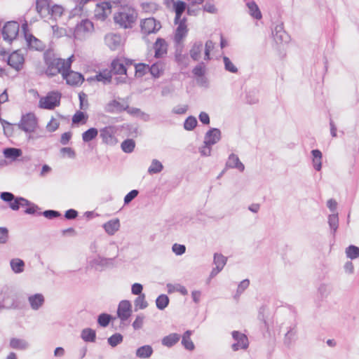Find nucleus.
I'll use <instances>...</instances> for the list:
<instances>
[{"mask_svg": "<svg viewBox=\"0 0 359 359\" xmlns=\"http://www.w3.org/2000/svg\"><path fill=\"white\" fill-rule=\"evenodd\" d=\"M44 62L47 66L46 69V74L48 76H54L58 74L62 75L65 72L64 59L55 58L50 53H45Z\"/></svg>", "mask_w": 359, "mask_h": 359, "instance_id": "1", "label": "nucleus"}, {"mask_svg": "<svg viewBox=\"0 0 359 359\" xmlns=\"http://www.w3.org/2000/svg\"><path fill=\"white\" fill-rule=\"evenodd\" d=\"M136 18L137 14L134 10L125 8L115 14L114 17L115 22L125 29L132 27Z\"/></svg>", "mask_w": 359, "mask_h": 359, "instance_id": "2", "label": "nucleus"}, {"mask_svg": "<svg viewBox=\"0 0 359 359\" xmlns=\"http://www.w3.org/2000/svg\"><path fill=\"white\" fill-rule=\"evenodd\" d=\"M0 198L8 204L9 208L14 211H18L20 207L28 205L29 200L21 196H15L13 193L4 191L0 194Z\"/></svg>", "mask_w": 359, "mask_h": 359, "instance_id": "3", "label": "nucleus"}, {"mask_svg": "<svg viewBox=\"0 0 359 359\" xmlns=\"http://www.w3.org/2000/svg\"><path fill=\"white\" fill-rule=\"evenodd\" d=\"M17 126L19 129L26 133H32L37 126V120L33 113H27L22 116L20 121Z\"/></svg>", "mask_w": 359, "mask_h": 359, "instance_id": "4", "label": "nucleus"}, {"mask_svg": "<svg viewBox=\"0 0 359 359\" xmlns=\"http://www.w3.org/2000/svg\"><path fill=\"white\" fill-rule=\"evenodd\" d=\"M19 24L15 21L7 22L2 29L4 40L11 42L16 38L19 32Z\"/></svg>", "mask_w": 359, "mask_h": 359, "instance_id": "5", "label": "nucleus"}, {"mask_svg": "<svg viewBox=\"0 0 359 359\" xmlns=\"http://www.w3.org/2000/svg\"><path fill=\"white\" fill-rule=\"evenodd\" d=\"M60 95L57 93L52 92L46 97H41L39 105L40 108L46 109H53L60 104Z\"/></svg>", "mask_w": 359, "mask_h": 359, "instance_id": "6", "label": "nucleus"}, {"mask_svg": "<svg viewBox=\"0 0 359 359\" xmlns=\"http://www.w3.org/2000/svg\"><path fill=\"white\" fill-rule=\"evenodd\" d=\"M141 30L145 34L156 33L161 28V24L154 18H147L141 22Z\"/></svg>", "mask_w": 359, "mask_h": 359, "instance_id": "7", "label": "nucleus"}, {"mask_svg": "<svg viewBox=\"0 0 359 359\" xmlns=\"http://www.w3.org/2000/svg\"><path fill=\"white\" fill-rule=\"evenodd\" d=\"M90 265L95 270L102 271L114 266V258H105L98 256L90 261Z\"/></svg>", "mask_w": 359, "mask_h": 359, "instance_id": "8", "label": "nucleus"}, {"mask_svg": "<svg viewBox=\"0 0 359 359\" xmlns=\"http://www.w3.org/2000/svg\"><path fill=\"white\" fill-rule=\"evenodd\" d=\"M233 339L236 341L231 346V348L233 351H237L240 348L246 350L249 346V341L248 337L238 331H233L232 333Z\"/></svg>", "mask_w": 359, "mask_h": 359, "instance_id": "9", "label": "nucleus"}, {"mask_svg": "<svg viewBox=\"0 0 359 359\" xmlns=\"http://www.w3.org/2000/svg\"><path fill=\"white\" fill-rule=\"evenodd\" d=\"M93 24L88 19L82 20L74 29V36L76 39H82L86 33H89L93 30Z\"/></svg>", "mask_w": 359, "mask_h": 359, "instance_id": "10", "label": "nucleus"}, {"mask_svg": "<svg viewBox=\"0 0 359 359\" xmlns=\"http://www.w3.org/2000/svg\"><path fill=\"white\" fill-rule=\"evenodd\" d=\"M187 18L183 17L182 20L178 21L177 23H175L177 25V27L175 29V36H174V41L178 45L180 44L182 40L187 36L188 33V29L186 25Z\"/></svg>", "mask_w": 359, "mask_h": 359, "instance_id": "11", "label": "nucleus"}, {"mask_svg": "<svg viewBox=\"0 0 359 359\" xmlns=\"http://www.w3.org/2000/svg\"><path fill=\"white\" fill-rule=\"evenodd\" d=\"M62 76L66 80L67 83L71 86H78L84 81L83 76L81 74L71 69L65 70Z\"/></svg>", "mask_w": 359, "mask_h": 359, "instance_id": "12", "label": "nucleus"}, {"mask_svg": "<svg viewBox=\"0 0 359 359\" xmlns=\"http://www.w3.org/2000/svg\"><path fill=\"white\" fill-rule=\"evenodd\" d=\"M132 314V304L128 300L121 301L118 306L117 316L122 322L127 320Z\"/></svg>", "mask_w": 359, "mask_h": 359, "instance_id": "13", "label": "nucleus"}, {"mask_svg": "<svg viewBox=\"0 0 359 359\" xmlns=\"http://www.w3.org/2000/svg\"><path fill=\"white\" fill-rule=\"evenodd\" d=\"M24 62L25 58L23 55L18 51L12 53L7 60L8 65L18 72L22 69Z\"/></svg>", "mask_w": 359, "mask_h": 359, "instance_id": "14", "label": "nucleus"}, {"mask_svg": "<svg viewBox=\"0 0 359 359\" xmlns=\"http://www.w3.org/2000/svg\"><path fill=\"white\" fill-rule=\"evenodd\" d=\"M274 41L277 43H287L290 40V36L283 28V24L276 25L272 31Z\"/></svg>", "mask_w": 359, "mask_h": 359, "instance_id": "15", "label": "nucleus"}, {"mask_svg": "<svg viewBox=\"0 0 359 359\" xmlns=\"http://www.w3.org/2000/svg\"><path fill=\"white\" fill-rule=\"evenodd\" d=\"M116 130L115 126H106L100 130V136L102 142L107 144H114L115 143L114 134Z\"/></svg>", "mask_w": 359, "mask_h": 359, "instance_id": "16", "label": "nucleus"}, {"mask_svg": "<svg viewBox=\"0 0 359 359\" xmlns=\"http://www.w3.org/2000/svg\"><path fill=\"white\" fill-rule=\"evenodd\" d=\"M221 139V131L219 129L213 128L210 129L205 135L203 144L206 145H214Z\"/></svg>", "mask_w": 359, "mask_h": 359, "instance_id": "17", "label": "nucleus"}, {"mask_svg": "<svg viewBox=\"0 0 359 359\" xmlns=\"http://www.w3.org/2000/svg\"><path fill=\"white\" fill-rule=\"evenodd\" d=\"M25 38L29 49L41 51L45 48L44 43L32 34L25 32Z\"/></svg>", "mask_w": 359, "mask_h": 359, "instance_id": "18", "label": "nucleus"}, {"mask_svg": "<svg viewBox=\"0 0 359 359\" xmlns=\"http://www.w3.org/2000/svg\"><path fill=\"white\" fill-rule=\"evenodd\" d=\"M168 43L164 39L158 38L154 44V57L161 58L165 56L168 53Z\"/></svg>", "mask_w": 359, "mask_h": 359, "instance_id": "19", "label": "nucleus"}, {"mask_svg": "<svg viewBox=\"0 0 359 359\" xmlns=\"http://www.w3.org/2000/svg\"><path fill=\"white\" fill-rule=\"evenodd\" d=\"M27 299L31 309L34 311H38L43 306L45 302V298L41 293L30 295Z\"/></svg>", "mask_w": 359, "mask_h": 359, "instance_id": "20", "label": "nucleus"}, {"mask_svg": "<svg viewBox=\"0 0 359 359\" xmlns=\"http://www.w3.org/2000/svg\"><path fill=\"white\" fill-rule=\"evenodd\" d=\"M187 5L184 1L178 0L173 2V10L175 13V23H177L178 21L182 20V15L186 10L187 11Z\"/></svg>", "mask_w": 359, "mask_h": 359, "instance_id": "21", "label": "nucleus"}, {"mask_svg": "<svg viewBox=\"0 0 359 359\" xmlns=\"http://www.w3.org/2000/svg\"><path fill=\"white\" fill-rule=\"evenodd\" d=\"M226 168H236L240 172H243L245 170L244 165L241 162L238 156L235 154H231L229 156L228 160L226 163Z\"/></svg>", "mask_w": 359, "mask_h": 359, "instance_id": "22", "label": "nucleus"}, {"mask_svg": "<svg viewBox=\"0 0 359 359\" xmlns=\"http://www.w3.org/2000/svg\"><path fill=\"white\" fill-rule=\"evenodd\" d=\"M112 74L111 71L104 69L100 72L95 76L88 79V81H97L102 82L104 84H109L111 82Z\"/></svg>", "mask_w": 359, "mask_h": 359, "instance_id": "23", "label": "nucleus"}, {"mask_svg": "<svg viewBox=\"0 0 359 359\" xmlns=\"http://www.w3.org/2000/svg\"><path fill=\"white\" fill-rule=\"evenodd\" d=\"M126 109H128V104H124L123 103H121L115 100L109 102L105 107V111L109 113H120L126 111Z\"/></svg>", "mask_w": 359, "mask_h": 359, "instance_id": "24", "label": "nucleus"}, {"mask_svg": "<svg viewBox=\"0 0 359 359\" xmlns=\"http://www.w3.org/2000/svg\"><path fill=\"white\" fill-rule=\"evenodd\" d=\"M50 7V0H36V9L37 13L42 17L49 15Z\"/></svg>", "mask_w": 359, "mask_h": 359, "instance_id": "25", "label": "nucleus"}, {"mask_svg": "<svg viewBox=\"0 0 359 359\" xmlns=\"http://www.w3.org/2000/svg\"><path fill=\"white\" fill-rule=\"evenodd\" d=\"M9 346L13 349L25 351L29 348V344L28 341L24 339L13 337L10 339Z\"/></svg>", "mask_w": 359, "mask_h": 359, "instance_id": "26", "label": "nucleus"}, {"mask_svg": "<svg viewBox=\"0 0 359 359\" xmlns=\"http://www.w3.org/2000/svg\"><path fill=\"white\" fill-rule=\"evenodd\" d=\"M106 43L111 50H116L121 45V37L120 35L111 34L106 36Z\"/></svg>", "mask_w": 359, "mask_h": 359, "instance_id": "27", "label": "nucleus"}, {"mask_svg": "<svg viewBox=\"0 0 359 359\" xmlns=\"http://www.w3.org/2000/svg\"><path fill=\"white\" fill-rule=\"evenodd\" d=\"M203 46V43L201 41H195L193 43L189 50L190 57L193 60L198 61L200 59Z\"/></svg>", "mask_w": 359, "mask_h": 359, "instance_id": "28", "label": "nucleus"}, {"mask_svg": "<svg viewBox=\"0 0 359 359\" xmlns=\"http://www.w3.org/2000/svg\"><path fill=\"white\" fill-rule=\"evenodd\" d=\"M111 74H126V67L120 59H115L111 63Z\"/></svg>", "mask_w": 359, "mask_h": 359, "instance_id": "29", "label": "nucleus"}, {"mask_svg": "<svg viewBox=\"0 0 359 359\" xmlns=\"http://www.w3.org/2000/svg\"><path fill=\"white\" fill-rule=\"evenodd\" d=\"M3 154L5 158L15 161L22 156V151L18 148L8 147L3 150Z\"/></svg>", "mask_w": 359, "mask_h": 359, "instance_id": "30", "label": "nucleus"}, {"mask_svg": "<svg viewBox=\"0 0 359 359\" xmlns=\"http://www.w3.org/2000/svg\"><path fill=\"white\" fill-rule=\"evenodd\" d=\"M120 227L118 219H111L103 224V228L109 235H114Z\"/></svg>", "mask_w": 359, "mask_h": 359, "instance_id": "31", "label": "nucleus"}, {"mask_svg": "<svg viewBox=\"0 0 359 359\" xmlns=\"http://www.w3.org/2000/svg\"><path fill=\"white\" fill-rule=\"evenodd\" d=\"M180 337L179 334L171 333L162 339L161 344L164 346L170 348L180 341Z\"/></svg>", "mask_w": 359, "mask_h": 359, "instance_id": "32", "label": "nucleus"}, {"mask_svg": "<svg viewBox=\"0 0 359 359\" xmlns=\"http://www.w3.org/2000/svg\"><path fill=\"white\" fill-rule=\"evenodd\" d=\"M311 153L313 166L316 170L320 171L322 168V152L319 149H313Z\"/></svg>", "mask_w": 359, "mask_h": 359, "instance_id": "33", "label": "nucleus"}, {"mask_svg": "<svg viewBox=\"0 0 359 359\" xmlns=\"http://www.w3.org/2000/svg\"><path fill=\"white\" fill-rule=\"evenodd\" d=\"M164 67L165 64L158 61L152 64L151 66L149 65V72L154 77L158 78L163 74Z\"/></svg>", "mask_w": 359, "mask_h": 359, "instance_id": "34", "label": "nucleus"}, {"mask_svg": "<svg viewBox=\"0 0 359 359\" xmlns=\"http://www.w3.org/2000/svg\"><path fill=\"white\" fill-rule=\"evenodd\" d=\"M154 350L150 345H144L136 350V356L140 358H149L153 354Z\"/></svg>", "mask_w": 359, "mask_h": 359, "instance_id": "35", "label": "nucleus"}, {"mask_svg": "<svg viewBox=\"0 0 359 359\" xmlns=\"http://www.w3.org/2000/svg\"><path fill=\"white\" fill-rule=\"evenodd\" d=\"M328 224L330 228V233L334 237L339 227L338 213L331 214L328 216Z\"/></svg>", "mask_w": 359, "mask_h": 359, "instance_id": "36", "label": "nucleus"}, {"mask_svg": "<svg viewBox=\"0 0 359 359\" xmlns=\"http://www.w3.org/2000/svg\"><path fill=\"white\" fill-rule=\"evenodd\" d=\"M10 265L13 271L15 273H20L24 271L25 262L19 258H14L10 261Z\"/></svg>", "mask_w": 359, "mask_h": 359, "instance_id": "37", "label": "nucleus"}, {"mask_svg": "<svg viewBox=\"0 0 359 359\" xmlns=\"http://www.w3.org/2000/svg\"><path fill=\"white\" fill-rule=\"evenodd\" d=\"M296 334H297V324L294 323L288 327L287 332L285 334L284 344L286 346H289L291 344V343H292L294 337L296 336Z\"/></svg>", "mask_w": 359, "mask_h": 359, "instance_id": "38", "label": "nucleus"}, {"mask_svg": "<svg viewBox=\"0 0 359 359\" xmlns=\"http://www.w3.org/2000/svg\"><path fill=\"white\" fill-rule=\"evenodd\" d=\"M81 339L86 342H95L96 339V332L91 328H85L81 334Z\"/></svg>", "mask_w": 359, "mask_h": 359, "instance_id": "39", "label": "nucleus"}, {"mask_svg": "<svg viewBox=\"0 0 359 359\" xmlns=\"http://www.w3.org/2000/svg\"><path fill=\"white\" fill-rule=\"evenodd\" d=\"M191 334L192 332L191 330H187L184 333L182 339V344L187 350L189 351H193L195 348V346L190 338Z\"/></svg>", "mask_w": 359, "mask_h": 359, "instance_id": "40", "label": "nucleus"}, {"mask_svg": "<svg viewBox=\"0 0 359 359\" xmlns=\"http://www.w3.org/2000/svg\"><path fill=\"white\" fill-rule=\"evenodd\" d=\"M247 6L249 8L250 15L257 20H260L262 17L261 11L255 1H250L247 3Z\"/></svg>", "mask_w": 359, "mask_h": 359, "instance_id": "41", "label": "nucleus"}, {"mask_svg": "<svg viewBox=\"0 0 359 359\" xmlns=\"http://www.w3.org/2000/svg\"><path fill=\"white\" fill-rule=\"evenodd\" d=\"M98 135V130L95 128H90L83 133L82 140L84 142H89L94 140Z\"/></svg>", "mask_w": 359, "mask_h": 359, "instance_id": "42", "label": "nucleus"}, {"mask_svg": "<svg viewBox=\"0 0 359 359\" xmlns=\"http://www.w3.org/2000/svg\"><path fill=\"white\" fill-rule=\"evenodd\" d=\"M88 116L81 111H77L72 117L74 124H84L86 123Z\"/></svg>", "mask_w": 359, "mask_h": 359, "instance_id": "43", "label": "nucleus"}, {"mask_svg": "<svg viewBox=\"0 0 359 359\" xmlns=\"http://www.w3.org/2000/svg\"><path fill=\"white\" fill-rule=\"evenodd\" d=\"M206 72V65L205 62H199L192 70V73L195 76L202 77L203 80H205L204 75Z\"/></svg>", "mask_w": 359, "mask_h": 359, "instance_id": "44", "label": "nucleus"}, {"mask_svg": "<svg viewBox=\"0 0 359 359\" xmlns=\"http://www.w3.org/2000/svg\"><path fill=\"white\" fill-rule=\"evenodd\" d=\"M145 298V294H142L135 299V311H137L138 309H144L148 306V303L146 301Z\"/></svg>", "mask_w": 359, "mask_h": 359, "instance_id": "45", "label": "nucleus"}, {"mask_svg": "<svg viewBox=\"0 0 359 359\" xmlns=\"http://www.w3.org/2000/svg\"><path fill=\"white\" fill-rule=\"evenodd\" d=\"M163 169V164L157 159H153L151 165L148 168L149 174H157L161 172Z\"/></svg>", "mask_w": 359, "mask_h": 359, "instance_id": "46", "label": "nucleus"}, {"mask_svg": "<svg viewBox=\"0 0 359 359\" xmlns=\"http://www.w3.org/2000/svg\"><path fill=\"white\" fill-rule=\"evenodd\" d=\"M168 304L169 298L166 294H161L156 299V305L159 310L165 309Z\"/></svg>", "mask_w": 359, "mask_h": 359, "instance_id": "47", "label": "nucleus"}, {"mask_svg": "<svg viewBox=\"0 0 359 359\" xmlns=\"http://www.w3.org/2000/svg\"><path fill=\"white\" fill-rule=\"evenodd\" d=\"M135 147V142L132 139H127L124 140L121 145L122 150L125 153L130 154L133 151Z\"/></svg>", "mask_w": 359, "mask_h": 359, "instance_id": "48", "label": "nucleus"}, {"mask_svg": "<svg viewBox=\"0 0 359 359\" xmlns=\"http://www.w3.org/2000/svg\"><path fill=\"white\" fill-rule=\"evenodd\" d=\"M346 257L351 259H354L359 257V248L351 245L346 249Z\"/></svg>", "mask_w": 359, "mask_h": 359, "instance_id": "49", "label": "nucleus"}, {"mask_svg": "<svg viewBox=\"0 0 359 359\" xmlns=\"http://www.w3.org/2000/svg\"><path fill=\"white\" fill-rule=\"evenodd\" d=\"M226 261L227 258L224 257L223 255L219 253L214 254L213 262L217 267H219L222 269L224 266L226 265Z\"/></svg>", "mask_w": 359, "mask_h": 359, "instance_id": "50", "label": "nucleus"}, {"mask_svg": "<svg viewBox=\"0 0 359 359\" xmlns=\"http://www.w3.org/2000/svg\"><path fill=\"white\" fill-rule=\"evenodd\" d=\"M123 337L120 333H115L108 338V344L111 347H115L123 341Z\"/></svg>", "mask_w": 359, "mask_h": 359, "instance_id": "51", "label": "nucleus"}, {"mask_svg": "<svg viewBox=\"0 0 359 359\" xmlns=\"http://www.w3.org/2000/svg\"><path fill=\"white\" fill-rule=\"evenodd\" d=\"M112 317L108 313H101L97 317V323L103 327H106L109 325Z\"/></svg>", "mask_w": 359, "mask_h": 359, "instance_id": "52", "label": "nucleus"}, {"mask_svg": "<svg viewBox=\"0 0 359 359\" xmlns=\"http://www.w3.org/2000/svg\"><path fill=\"white\" fill-rule=\"evenodd\" d=\"M197 120L196 117L193 116H188L184 123V128L187 130H194L196 126H197Z\"/></svg>", "mask_w": 359, "mask_h": 359, "instance_id": "53", "label": "nucleus"}, {"mask_svg": "<svg viewBox=\"0 0 359 359\" xmlns=\"http://www.w3.org/2000/svg\"><path fill=\"white\" fill-rule=\"evenodd\" d=\"M64 12V8L62 6L60 5H50V13L49 15H50L52 17L57 18L58 17H61Z\"/></svg>", "mask_w": 359, "mask_h": 359, "instance_id": "54", "label": "nucleus"}, {"mask_svg": "<svg viewBox=\"0 0 359 359\" xmlns=\"http://www.w3.org/2000/svg\"><path fill=\"white\" fill-rule=\"evenodd\" d=\"M330 292V287L325 284H321L318 289V295L321 300L327 298Z\"/></svg>", "mask_w": 359, "mask_h": 359, "instance_id": "55", "label": "nucleus"}, {"mask_svg": "<svg viewBox=\"0 0 359 359\" xmlns=\"http://www.w3.org/2000/svg\"><path fill=\"white\" fill-rule=\"evenodd\" d=\"M223 62L224 65V69L226 71L229 72L231 73L238 72V68L232 63V62L228 57L224 56Z\"/></svg>", "mask_w": 359, "mask_h": 359, "instance_id": "56", "label": "nucleus"}, {"mask_svg": "<svg viewBox=\"0 0 359 359\" xmlns=\"http://www.w3.org/2000/svg\"><path fill=\"white\" fill-rule=\"evenodd\" d=\"M215 47V43L212 41L211 40H208L206 42H205V51H204V60H210L211 58H210V52L213 50Z\"/></svg>", "mask_w": 359, "mask_h": 359, "instance_id": "57", "label": "nucleus"}, {"mask_svg": "<svg viewBox=\"0 0 359 359\" xmlns=\"http://www.w3.org/2000/svg\"><path fill=\"white\" fill-rule=\"evenodd\" d=\"M149 72V65L139 63L135 65V73L138 76H142Z\"/></svg>", "mask_w": 359, "mask_h": 359, "instance_id": "58", "label": "nucleus"}, {"mask_svg": "<svg viewBox=\"0 0 359 359\" xmlns=\"http://www.w3.org/2000/svg\"><path fill=\"white\" fill-rule=\"evenodd\" d=\"M37 215H42L45 217H46L47 219H49L59 217L61 215V214L58 211L53 210H45L42 212H38Z\"/></svg>", "mask_w": 359, "mask_h": 359, "instance_id": "59", "label": "nucleus"}, {"mask_svg": "<svg viewBox=\"0 0 359 359\" xmlns=\"http://www.w3.org/2000/svg\"><path fill=\"white\" fill-rule=\"evenodd\" d=\"M4 133L6 137H12L14 133V125L6 121V123L1 124Z\"/></svg>", "mask_w": 359, "mask_h": 359, "instance_id": "60", "label": "nucleus"}, {"mask_svg": "<svg viewBox=\"0 0 359 359\" xmlns=\"http://www.w3.org/2000/svg\"><path fill=\"white\" fill-rule=\"evenodd\" d=\"M127 112L130 114H132V115H135V116H143V117H145L144 118V120L145 121H147L149 119V115L145 114L144 112L142 111L140 109L138 108H135V107H128V109H126Z\"/></svg>", "mask_w": 359, "mask_h": 359, "instance_id": "61", "label": "nucleus"}, {"mask_svg": "<svg viewBox=\"0 0 359 359\" xmlns=\"http://www.w3.org/2000/svg\"><path fill=\"white\" fill-rule=\"evenodd\" d=\"M29 203L28 205H25V206H27V208H26L25 210V214H27V215H34L36 213L37 210H40L39 207L32 203L31 201H29Z\"/></svg>", "mask_w": 359, "mask_h": 359, "instance_id": "62", "label": "nucleus"}, {"mask_svg": "<svg viewBox=\"0 0 359 359\" xmlns=\"http://www.w3.org/2000/svg\"><path fill=\"white\" fill-rule=\"evenodd\" d=\"M60 153L63 156H67L69 158H74L76 157V153L71 147H62L60 149Z\"/></svg>", "mask_w": 359, "mask_h": 359, "instance_id": "63", "label": "nucleus"}, {"mask_svg": "<svg viewBox=\"0 0 359 359\" xmlns=\"http://www.w3.org/2000/svg\"><path fill=\"white\" fill-rule=\"evenodd\" d=\"M144 316L143 315H138L135 321L133 323V327L134 330H137L142 327Z\"/></svg>", "mask_w": 359, "mask_h": 359, "instance_id": "64", "label": "nucleus"}]
</instances>
